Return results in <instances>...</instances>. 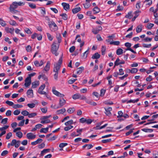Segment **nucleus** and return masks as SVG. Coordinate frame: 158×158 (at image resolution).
<instances>
[{"label":"nucleus","instance_id":"f257e3e1","mask_svg":"<svg viewBox=\"0 0 158 158\" xmlns=\"http://www.w3.org/2000/svg\"><path fill=\"white\" fill-rule=\"evenodd\" d=\"M59 45V43H57L56 41H54L51 46V51L52 53L56 56H57L58 54L57 52V51L58 49Z\"/></svg>","mask_w":158,"mask_h":158},{"label":"nucleus","instance_id":"f03ea898","mask_svg":"<svg viewBox=\"0 0 158 158\" xmlns=\"http://www.w3.org/2000/svg\"><path fill=\"white\" fill-rule=\"evenodd\" d=\"M62 62V59L61 57L60 58L58 63H55L54 64L53 72H58L59 70L61 65Z\"/></svg>","mask_w":158,"mask_h":158},{"label":"nucleus","instance_id":"7ed1b4c3","mask_svg":"<svg viewBox=\"0 0 158 158\" xmlns=\"http://www.w3.org/2000/svg\"><path fill=\"white\" fill-rule=\"evenodd\" d=\"M52 92L54 95L58 97L63 98L64 96V94H61L56 90V87L55 86H53L52 87Z\"/></svg>","mask_w":158,"mask_h":158},{"label":"nucleus","instance_id":"20e7f679","mask_svg":"<svg viewBox=\"0 0 158 158\" xmlns=\"http://www.w3.org/2000/svg\"><path fill=\"white\" fill-rule=\"evenodd\" d=\"M18 7L17 4L16 2H14L12 3L10 5L9 9L10 11L11 12H15V11H17L15 10V9Z\"/></svg>","mask_w":158,"mask_h":158},{"label":"nucleus","instance_id":"39448f33","mask_svg":"<svg viewBox=\"0 0 158 158\" xmlns=\"http://www.w3.org/2000/svg\"><path fill=\"white\" fill-rule=\"evenodd\" d=\"M49 26L50 30L54 32L58 30V27L54 22H51Z\"/></svg>","mask_w":158,"mask_h":158},{"label":"nucleus","instance_id":"423d86ee","mask_svg":"<svg viewBox=\"0 0 158 158\" xmlns=\"http://www.w3.org/2000/svg\"><path fill=\"white\" fill-rule=\"evenodd\" d=\"M36 137V135L32 132H29L26 134V137L29 140H33Z\"/></svg>","mask_w":158,"mask_h":158},{"label":"nucleus","instance_id":"0eeeda50","mask_svg":"<svg viewBox=\"0 0 158 158\" xmlns=\"http://www.w3.org/2000/svg\"><path fill=\"white\" fill-rule=\"evenodd\" d=\"M45 84H43L41 85L38 89V93L41 94H46V92L43 91L45 88Z\"/></svg>","mask_w":158,"mask_h":158},{"label":"nucleus","instance_id":"6e6552de","mask_svg":"<svg viewBox=\"0 0 158 158\" xmlns=\"http://www.w3.org/2000/svg\"><path fill=\"white\" fill-rule=\"evenodd\" d=\"M24 85L26 87H28L31 84V78L30 77H27L25 80Z\"/></svg>","mask_w":158,"mask_h":158},{"label":"nucleus","instance_id":"1a4fd4ad","mask_svg":"<svg viewBox=\"0 0 158 158\" xmlns=\"http://www.w3.org/2000/svg\"><path fill=\"white\" fill-rule=\"evenodd\" d=\"M44 64V60H41L39 62L38 60H35L34 62V64L35 66L37 67L41 66Z\"/></svg>","mask_w":158,"mask_h":158},{"label":"nucleus","instance_id":"9d476101","mask_svg":"<svg viewBox=\"0 0 158 158\" xmlns=\"http://www.w3.org/2000/svg\"><path fill=\"white\" fill-rule=\"evenodd\" d=\"M27 96L29 98H31L33 97V91L32 89H29L27 92Z\"/></svg>","mask_w":158,"mask_h":158},{"label":"nucleus","instance_id":"9b49d317","mask_svg":"<svg viewBox=\"0 0 158 158\" xmlns=\"http://www.w3.org/2000/svg\"><path fill=\"white\" fill-rule=\"evenodd\" d=\"M40 85V81H36L33 82L31 83V88L35 89L37 88Z\"/></svg>","mask_w":158,"mask_h":158},{"label":"nucleus","instance_id":"f8f14e48","mask_svg":"<svg viewBox=\"0 0 158 158\" xmlns=\"http://www.w3.org/2000/svg\"><path fill=\"white\" fill-rule=\"evenodd\" d=\"M50 63L49 61L47 62L46 65L44 67L43 71L47 72L50 69Z\"/></svg>","mask_w":158,"mask_h":158},{"label":"nucleus","instance_id":"ddd939ff","mask_svg":"<svg viewBox=\"0 0 158 158\" xmlns=\"http://www.w3.org/2000/svg\"><path fill=\"white\" fill-rule=\"evenodd\" d=\"M66 110L65 108H63L59 110H57L56 113V114L59 115L60 114H63L66 111Z\"/></svg>","mask_w":158,"mask_h":158},{"label":"nucleus","instance_id":"4468645a","mask_svg":"<svg viewBox=\"0 0 158 158\" xmlns=\"http://www.w3.org/2000/svg\"><path fill=\"white\" fill-rule=\"evenodd\" d=\"M62 5L63 6L64 9L66 11H67L69 9V5L65 2H63L62 3Z\"/></svg>","mask_w":158,"mask_h":158},{"label":"nucleus","instance_id":"2eb2a0df","mask_svg":"<svg viewBox=\"0 0 158 158\" xmlns=\"http://www.w3.org/2000/svg\"><path fill=\"white\" fill-rule=\"evenodd\" d=\"M66 102V101L63 98H60L59 100V105L60 107H62Z\"/></svg>","mask_w":158,"mask_h":158},{"label":"nucleus","instance_id":"dca6fc26","mask_svg":"<svg viewBox=\"0 0 158 158\" xmlns=\"http://www.w3.org/2000/svg\"><path fill=\"white\" fill-rule=\"evenodd\" d=\"M143 26L142 24H139L138 26L136 28V32L137 33L140 32L143 28Z\"/></svg>","mask_w":158,"mask_h":158},{"label":"nucleus","instance_id":"f3484780","mask_svg":"<svg viewBox=\"0 0 158 158\" xmlns=\"http://www.w3.org/2000/svg\"><path fill=\"white\" fill-rule=\"evenodd\" d=\"M106 110L105 114L108 116H110L111 114L110 111L112 110V108L111 107H109L107 108H105Z\"/></svg>","mask_w":158,"mask_h":158},{"label":"nucleus","instance_id":"a211bd4d","mask_svg":"<svg viewBox=\"0 0 158 158\" xmlns=\"http://www.w3.org/2000/svg\"><path fill=\"white\" fill-rule=\"evenodd\" d=\"M5 30L7 33H12L14 31V29L13 28H9L8 27H6Z\"/></svg>","mask_w":158,"mask_h":158},{"label":"nucleus","instance_id":"6ab92c4d","mask_svg":"<svg viewBox=\"0 0 158 158\" xmlns=\"http://www.w3.org/2000/svg\"><path fill=\"white\" fill-rule=\"evenodd\" d=\"M144 3H146V6L147 7L149 6L152 3V0H145L144 2Z\"/></svg>","mask_w":158,"mask_h":158},{"label":"nucleus","instance_id":"aec40b11","mask_svg":"<svg viewBox=\"0 0 158 158\" xmlns=\"http://www.w3.org/2000/svg\"><path fill=\"white\" fill-rule=\"evenodd\" d=\"M42 139H38L36 140L35 141H34L33 142H32L31 143V144L32 145H35L36 144L40 143L42 141Z\"/></svg>","mask_w":158,"mask_h":158},{"label":"nucleus","instance_id":"412c9836","mask_svg":"<svg viewBox=\"0 0 158 158\" xmlns=\"http://www.w3.org/2000/svg\"><path fill=\"white\" fill-rule=\"evenodd\" d=\"M50 150V149H44L43 151H42L41 152V153L40 154V156H43L46 153L49 152Z\"/></svg>","mask_w":158,"mask_h":158},{"label":"nucleus","instance_id":"4be33fe9","mask_svg":"<svg viewBox=\"0 0 158 158\" xmlns=\"http://www.w3.org/2000/svg\"><path fill=\"white\" fill-rule=\"evenodd\" d=\"M84 67H81L78 68L77 69V73L78 74H80L84 70Z\"/></svg>","mask_w":158,"mask_h":158},{"label":"nucleus","instance_id":"5701e85b","mask_svg":"<svg viewBox=\"0 0 158 158\" xmlns=\"http://www.w3.org/2000/svg\"><path fill=\"white\" fill-rule=\"evenodd\" d=\"M81 8L80 7H78L73 8L72 9V11L73 13L74 14H76L81 10Z\"/></svg>","mask_w":158,"mask_h":158},{"label":"nucleus","instance_id":"b1692460","mask_svg":"<svg viewBox=\"0 0 158 158\" xmlns=\"http://www.w3.org/2000/svg\"><path fill=\"white\" fill-rule=\"evenodd\" d=\"M93 11L94 14H96L99 13L100 11V10L97 6H95L93 9Z\"/></svg>","mask_w":158,"mask_h":158},{"label":"nucleus","instance_id":"393cba45","mask_svg":"<svg viewBox=\"0 0 158 158\" xmlns=\"http://www.w3.org/2000/svg\"><path fill=\"white\" fill-rule=\"evenodd\" d=\"M100 54L96 52L92 56V58L93 59H98L100 58Z\"/></svg>","mask_w":158,"mask_h":158},{"label":"nucleus","instance_id":"a878e982","mask_svg":"<svg viewBox=\"0 0 158 158\" xmlns=\"http://www.w3.org/2000/svg\"><path fill=\"white\" fill-rule=\"evenodd\" d=\"M75 109L74 107H70L67 110L68 113L71 114L73 113L75 111Z\"/></svg>","mask_w":158,"mask_h":158},{"label":"nucleus","instance_id":"bb28decb","mask_svg":"<svg viewBox=\"0 0 158 158\" xmlns=\"http://www.w3.org/2000/svg\"><path fill=\"white\" fill-rule=\"evenodd\" d=\"M80 95L81 94L79 93L76 94L73 96L72 98L74 100L79 99Z\"/></svg>","mask_w":158,"mask_h":158},{"label":"nucleus","instance_id":"cd10ccee","mask_svg":"<svg viewBox=\"0 0 158 158\" xmlns=\"http://www.w3.org/2000/svg\"><path fill=\"white\" fill-rule=\"evenodd\" d=\"M139 100V98H137L136 99L134 100H128L127 101V103H135L137 102Z\"/></svg>","mask_w":158,"mask_h":158},{"label":"nucleus","instance_id":"c85d7f7f","mask_svg":"<svg viewBox=\"0 0 158 158\" xmlns=\"http://www.w3.org/2000/svg\"><path fill=\"white\" fill-rule=\"evenodd\" d=\"M108 39L106 40V41L107 43H110V44L111 42L113 40V37L112 36H109L107 37Z\"/></svg>","mask_w":158,"mask_h":158},{"label":"nucleus","instance_id":"c756f323","mask_svg":"<svg viewBox=\"0 0 158 158\" xmlns=\"http://www.w3.org/2000/svg\"><path fill=\"white\" fill-rule=\"evenodd\" d=\"M132 17V12H130L128 13L125 16V17L131 19Z\"/></svg>","mask_w":158,"mask_h":158},{"label":"nucleus","instance_id":"7c9ffc66","mask_svg":"<svg viewBox=\"0 0 158 158\" xmlns=\"http://www.w3.org/2000/svg\"><path fill=\"white\" fill-rule=\"evenodd\" d=\"M9 22L10 24L12 26H15L18 25V24L16 22L13 20H10L9 21Z\"/></svg>","mask_w":158,"mask_h":158},{"label":"nucleus","instance_id":"2f4dec72","mask_svg":"<svg viewBox=\"0 0 158 158\" xmlns=\"http://www.w3.org/2000/svg\"><path fill=\"white\" fill-rule=\"evenodd\" d=\"M37 115V114L35 112L29 113L28 117L30 118H34L35 116H36Z\"/></svg>","mask_w":158,"mask_h":158},{"label":"nucleus","instance_id":"473e14b6","mask_svg":"<svg viewBox=\"0 0 158 158\" xmlns=\"http://www.w3.org/2000/svg\"><path fill=\"white\" fill-rule=\"evenodd\" d=\"M73 123V121L71 119L69 121L65 122L64 123V125L65 126H68L69 125H71Z\"/></svg>","mask_w":158,"mask_h":158},{"label":"nucleus","instance_id":"72a5a7b5","mask_svg":"<svg viewBox=\"0 0 158 158\" xmlns=\"http://www.w3.org/2000/svg\"><path fill=\"white\" fill-rule=\"evenodd\" d=\"M0 24L2 27H5L6 25V23L2 19L0 18Z\"/></svg>","mask_w":158,"mask_h":158},{"label":"nucleus","instance_id":"f704fd0d","mask_svg":"<svg viewBox=\"0 0 158 158\" xmlns=\"http://www.w3.org/2000/svg\"><path fill=\"white\" fill-rule=\"evenodd\" d=\"M48 131V128H42L40 131V132L41 133H46Z\"/></svg>","mask_w":158,"mask_h":158},{"label":"nucleus","instance_id":"c9c22d12","mask_svg":"<svg viewBox=\"0 0 158 158\" xmlns=\"http://www.w3.org/2000/svg\"><path fill=\"white\" fill-rule=\"evenodd\" d=\"M152 40V38L147 37L143 39L142 41L143 42H148L151 41Z\"/></svg>","mask_w":158,"mask_h":158},{"label":"nucleus","instance_id":"e433bc0d","mask_svg":"<svg viewBox=\"0 0 158 158\" xmlns=\"http://www.w3.org/2000/svg\"><path fill=\"white\" fill-rule=\"evenodd\" d=\"M60 16H61L62 19L64 20H67L68 19L67 15L65 13L61 14Z\"/></svg>","mask_w":158,"mask_h":158},{"label":"nucleus","instance_id":"4c0bfd02","mask_svg":"<svg viewBox=\"0 0 158 158\" xmlns=\"http://www.w3.org/2000/svg\"><path fill=\"white\" fill-rule=\"evenodd\" d=\"M106 47L104 46H102L101 48L102 54V55H105L106 50Z\"/></svg>","mask_w":158,"mask_h":158},{"label":"nucleus","instance_id":"58836bf2","mask_svg":"<svg viewBox=\"0 0 158 158\" xmlns=\"http://www.w3.org/2000/svg\"><path fill=\"white\" fill-rule=\"evenodd\" d=\"M154 26V24L153 23H148L147 24L146 28L149 30L151 29Z\"/></svg>","mask_w":158,"mask_h":158},{"label":"nucleus","instance_id":"ea45409f","mask_svg":"<svg viewBox=\"0 0 158 158\" xmlns=\"http://www.w3.org/2000/svg\"><path fill=\"white\" fill-rule=\"evenodd\" d=\"M51 122L50 120L49 119H42L41 121V123L42 124L44 123H50Z\"/></svg>","mask_w":158,"mask_h":158},{"label":"nucleus","instance_id":"a19ab883","mask_svg":"<svg viewBox=\"0 0 158 158\" xmlns=\"http://www.w3.org/2000/svg\"><path fill=\"white\" fill-rule=\"evenodd\" d=\"M24 31L28 34H30L32 33V32L28 28L26 27L24 29Z\"/></svg>","mask_w":158,"mask_h":158},{"label":"nucleus","instance_id":"79ce46f5","mask_svg":"<svg viewBox=\"0 0 158 158\" xmlns=\"http://www.w3.org/2000/svg\"><path fill=\"white\" fill-rule=\"evenodd\" d=\"M73 127V126L72 125H69L65 127L64 128V130L66 131H67L71 129Z\"/></svg>","mask_w":158,"mask_h":158},{"label":"nucleus","instance_id":"37998d69","mask_svg":"<svg viewBox=\"0 0 158 158\" xmlns=\"http://www.w3.org/2000/svg\"><path fill=\"white\" fill-rule=\"evenodd\" d=\"M142 130L146 132H152L153 131V130L150 129L143 128L142 129Z\"/></svg>","mask_w":158,"mask_h":158},{"label":"nucleus","instance_id":"c03bdc74","mask_svg":"<svg viewBox=\"0 0 158 158\" xmlns=\"http://www.w3.org/2000/svg\"><path fill=\"white\" fill-rule=\"evenodd\" d=\"M28 4L29 7L32 9H35L36 7V5L35 4L28 2Z\"/></svg>","mask_w":158,"mask_h":158},{"label":"nucleus","instance_id":"a18cd8bd","mask_svg":"<svg viewBox=\"0 0 158 158\" xmlns=\"http://www.w3.org/2000/svg\"><path fill=\"white\" fill-rule=\"evenodd\" d=\"M23 107V106L22 105H19L18 104H14L13 108L14 109H17L18 108H21Z\"/></svg>","mask_w":158,"mask_h":158},{"label":"nucleus","instance_id":"49530a36","mask_svg":"<svg viewBox=\"0 0 158 158\" xmlns=\"http://www.w3.org/2000/svg\"><path fill=\"white\" fill-rule=\"evenodd\" d=\"M123 53V50L121 48L118 49L116 51V54L117 55H120Z\"/></svg>","mask_w":158,"mask_h":158},{"label":"nucleus","instance_id":"de8ad7c7","mask_svg":"<svg viewBox=\"0 0 158 158\" xmlns=\"http://www.w3.org/2000/svg\"><path fill=\"white\" fill-rule=\"evenodd\" d=\"M16 135L19 138H21L23 136V133L20 131L17 132L16 133Z\"/></svg>","mask_w":158,"mask_h":158},{"label":"nucleus","instance_id":"09e8293b","mask_svg":"<svg viewBox=\"0 0 158 158\" xmlns=\"http://www.w3.org/2000/svg\"><path fill=\"white\" fill-rule=\"evenodd\" d=\"M26 51L28 52H32V48L30 45H28L26 47Z\"/></svg>","mask_w":158,"mask_h":158},{"label":"nucleus","instance_id":"8fccbe9b","mask_svg":"<svg viewBox=\"0 0 158 158\" xmlns=\"http://www.w3.org/2000/svg\"><path fill=\"white\" fill-rule=\"evenodd\" d=\"M21 113L24 116H26L28 115L29 113L28 111L26 110H24L22 111L21 112Z\"/></svg>","mask_w":158,"mask_h":158},{"label":"nucleus","instance_id":"3c124183","mask_svg":"<svg viewBox=\"0 0 158 158\" xmlns=\"http://www.w3.org/2000/svg\"><path fill=\"white\" fill-rule=\"evenodd\" d=\"M83 5L85 9H88L90 6V4L89 2H86L85 3L83 4Z\"/></svg>","mask_w":158,"mask_h":158},{"label":"nucleus","instance_id":"603ef678","mask_svg":"<svg viewBox=\"0 0 158 158\" xmlns=\"http://www.w3.org/2000/svg\"><path fill=\"white\" fill-rule=\"evenodd\" d=\"M6 103L10 106H12V107L14 106V103L11 102L9 101H7L6 102Z\"/></svg>","mask_w":158,"mask_h":158},{"label":"nucleus","instance_id":"864d4df0","mask_svg":"<svg viewBox=\"0 0 158 158\" xmlns=\"http://www.w3.org/2000/svg\"><path fill=\"white\" fill-rule=\"evenodd\" d=\"M68 143H61L59 145V147L61 148H63V147L67 146Z\"/></svg>","mask_w":158,"mask_h":158},{"label":"nucleus","instance_id":"5fc2aeb1","mask_svg":"<svg viewBox=\"0 0 158 158\" xmlns=\"http://www.w3.org/2000/svg\"><path fill=\"white\" fill-rule=\"evenodd\" d=\"M56 38L58 40L57 43H60L61 42V37L60 34L57 35H56Z\"/></svg>","mask_w":158,"mask_h":158},{"label":"nucleus","instance_id":"6e6d98bb","mask_svg":"<svg viewBox=\"0 0 158 158\" xmlns=\"http://www.w3.org/2000/svg\"><path fill=\"white\" fill-rule=\"evenodd\" d=\"M46 34L48 39L50 41L52 40H53V37L52 35L49 33H47Z\"/></svg>","mask_w":158,"mask_h":158},{"label":"nucleus","instance_id":"4d7b16f0","mask_svg":"<svg viewBox=\"0 0 158 158\" xmlns=\"http://www.w3.org/2000/svg\"><path fill=\"white\" fill-rule=\"evenodd\" d=\"M141 3V2L140 1H139L137 2L136 4V7L137 9H139L140 8Z\"/></svg>","mask_w":158,"mask_h":158},{"label":"nucleus","instance_id":"13d9d810","mask_svg":"<svg viewBox=\"0 0 158 158\" xmlns=\"http://www.w3.org/2000/svg\"><path fill=\"white\" fill-rule=\"evenodd\" d=\"M41 111L44 113H46L48 110V108L47 107H45L44 108H40Z\"/></svg>","mask_w":158,"mask_h":158},{"label":"nucleus","instance_id":"bf43d9fd","mask_svg":"<svg viewBox=\"0 0 158 158\" xmlns=\"http://www.w3.org/2000/svg\"><path fill=\"white\" fill-rule=\"evenodd\" d=\"M138 69L136 68H133L131 69V73H135L138 72Z\"/></svg>","mask_w":158,"mask_h":158},{"label":"nucleus","instance_id":"052dcab7","mask_svg":"<svg viewBox=\"0 0 158 158\" xmlns=\"http://www.w3.org/2000/svg\"><path fill=\"white\" fill-rule=\"evenodd\" d=\"M86 119L84 118H82L79 120L80 123H83L86 122Z\"/></svg>","mask_w":158,"mask_h":158},{"label":"nucleus","instance_id":"680f3d73","mask_svg":"<svg viewBox=\"0 0 158 158\" xmlns=\"http://www.w3.org/2000/svg\"><path fill=\"white\" fill-rule=\"evenodd\" d=\"M119 44L120 42L119 41H112V42H111L110 44H113L115 45H119Z\"/></svg>","mask_w":158,"mask_h":158},{"label":"nucleus","instance_id":"e2e57ef3","mask_svg":"<svg viewBox=\"0 0 158 158\" xmlns=\"http://www.w3.org/2000/svg\"><path fill=\"white\" fill-rule=\"evenodd\" d=\"M142 46L144 48H149L151 46V44H146L143 43L142 44Z\"/></svg>","mask_w":158,"mask_h":158},{"label":"nucleus","instance_id":"0e129e2a","mask_svg":"<svg viewBox=\"0 0 158 158\" xmlns=\"http://www.w3.org/2000/svg\"><path fill=\"white\" fill-rule=\"evenodd\" d=\"M7 120L8 118H3L2 119L1 122V123L3 124H5L7 123Z\"/></svg>","mask_w":158,"mask_h":158},{"label":"nucleus","instance_id":"69168bd1","mask_svg":"<svg viewBox=\"0 0 158 158\" xmlns=\"http://www.w3.org/2000/svg\"><path fill=\"white\" fill-rule=\"evenodd\" d=\"M89 49L87 50L83 54V57L84 58H85L87 57V55L88 53Z\"/></svg>","mask_w":158,"mask_h":158},{"label":"nucleus","instance_id":"338daca9","mask_svg":"<svg viewBox=\"0 0 158 158\" xmlns=\"http://www.w3.org/2000/svg\"><path fill=\"white\" fill-rule=\"evenodd\" d=\"M123 9V6H120V5H119L117 6V9H116V10L118 11H122Z\"/></svg>","mask_w":158,"mask_h":158},{"label":"nucleus","instance_id":"774afa93","mask_svg":"<svg viewBox=\"0 0 158 158\" xmlns=\"http://www.w3.org/2000/svg\"><path fill=\"white\" fill-rule=\"evenodd\" d=\"M12 136V133L11 132H9L8 133L6 136V139H9Z\"/></svg>","mask_w":158,"mask_h":158}]
</instances>
